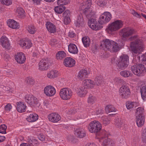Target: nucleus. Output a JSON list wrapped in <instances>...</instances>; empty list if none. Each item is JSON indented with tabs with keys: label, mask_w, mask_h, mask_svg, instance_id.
Here are the masks:
<instances>
[{
	"label": "nucleus",
	"mask_w": 146,
	"mask_h": 146,
	"mask_svg": "<svg viewBox=\"0 0 146 146\" xmlns=\"http://www.w3.org/2000/svg\"><path fill=\"white\" fill-rule=\"evenodd\" d=\"M115 124L118 127H120L122 124V122L121 121V119L119 118H117L115 121Z\"/></svg>",
	"instance_id": "nucleus-47"
},
{
	"label": "nucleus",
	"mask_w": 146,
	"mask_h": 146,
	"mask_svg": "<svg viewBox=\"0 0 146 146\" xmlns=\"http://www.w3.org/2000/svg\"><path fill=\"white\" fill-rule=\"evenodd\" d=\"M88 74L86 70L82 69L78 73V78L79 80H84L85 78L87 77Z\"/></svg>",
	"instance_id": "nucleus-20"
},
{
	"label": "nucleus",
	"mask_w": 146,
	"mask_h": 146,
	"mask_svg": "<svg viewBox=\"0 0 146 146\" xmlns=\"http://www.w3.org/2000/svg\"><path fill=\"white\" fill-rule=\"evenodd\" d=\"M97 18V15L96 11H92V21L93 19H95Z\"/></svg>",
	"instance_id": "nucleus-56"
},
{
	"label": "nucleus",
	"mask_w": 146,
	"mask_h": 146,
	"mask_svg": "<svg viewBox=\"0 0 146 146\" xmlns=\"http://www.w3.org/2000/svg\"><path fill=\"white\" fill-rule=\"evenodd\" d=\"M37 116L38 115L36 114H31L26 118V119L29 122H34L38 119Z\"/></svg>",
	"instance_id": "nucleus-32"
},
{
	"label": "nucleus",
	"mask_w": 146,
	"mask_h": 146,
	"mask_svg": "<svg viewBox=\"0 0 146 146\" xmlns=\"http://www.w3.org/2000/svg\"><path fill=\"white\" fill-rule=\"evenodd\" d=\"M68 50L69 52L70 53L75 54L78 53L77 48L74 44H70L68 46Z\"/></svg>",
	"instance_id": "nucleus-29"
},
{
	"label": "nucleus",
	"mask_w": 146,
	"mask_h": 146,
	"mask_svg": "<svg viewBox=\"0 0 146 146\" xmlns=\"http://www.w3.org/2000/svg\"><path fill=\"white\" fill-rule=\"evenodd\" d=\"M38 138L39 140L42 141H43L45 140V138L44 135H40L38 136Z\"/></svg>",
	"instance_id": "nucleus-64"
},
{
	"label": "nucleus",
	"mask_w": 146,
	"mask_h": 146,
	"mask_svg": "<svg viewBox=\"0 0 146 146\" xmlns=\"http://www.w3.org/2000/svg\"><path fill=\"white\" fill-rule=\"evenodd\" d=\"M15 13L16 15L19 18H22L25 16V12L24 10L20 7L16 8Z\"/></svg>",
	"instance_id": "nucleus-22"
},
{
	"label": "nucleus",
	"mask_w": 146,
	"mask_h": 146,
	"mask_svg": "<svg viewBox=\"0 0 146 146\" xmlns=\"http://www.w3.org/2000/svg\"><path fill=\"white\" fill-rule=\"evenodd\" d=\"M137 37L136 35H135L131 37L129 39L130 40H134V41L131 42L130 44L131 50L135 53H139L143 51V45L142 40Z\"/></svg>",
	"instance_id": "nucleus-2"
},
{
	"label": "nucleus",
	"mask_w": 146,
	"mask_h": 146,
	"mask_svg": "<svg viewBox=\"0 0 146 146\" xmlns=\"http://www.w3.org/2000/svg\"><path fill=\"white\" fill-rule=\"evenodd\" d=\"M121 35L123 38H127L135 34L136 31L130 27H127L123 29L120 31Z\"/></svg>",
	"instance_id": "nucleus-9"
},
{
	"label": "nucleus",
	"mask_w": 146,
	"mask_h": 146,
	"mask_svg": "<svg viewBox=\"0 0 146 146\" xmlns=\"http://www.w3.org/2000/svg\"><path fill=\"white\" fill-rule=\"evenodd\" d=\"M120 73L121 76L124 77H127L129 76H131L132 75L130 72H129L127 70L122 71L120 72Z\"/></svg>",
	"instance_id": "nucleus-41"
},
{
	"label": "nucleus",
	"mask_w": 146,
	"mask_h": 146,
	"mask_svg": "<svg viewBox=\"0 0 146 146\" xmlns=\"http://www.w3.org/2000/svg\"><path fill=\"white\" fill-rule=\"evenodd\" d=\"M58 41L55 38H52L50 40V44L52 46H54L57 44Z\"/></svg>",
	"instance_id": "nucleus-51"
},
{
	"label": "nucleus",
	"mask_w": 146,
	"mask_h": 146,
	"mask_svg": "<svg viewBox=\"0 0 146 146\" xmlns=\"http://www.w3.org/2000/svg\"><path fill=\"white\" fill-rule=\"evenodd\" d=\"M15 59L19 63L22 64L25 62L26 59L25 54L22 52L17 53L15 56Z\"/></svg>",
	"instance_id": "nucleus-16"
},
{
	"label": "nucleus",
	"mask_w": 146,
	"mask_h": 146,
	"mask_svg": "<svg viewBox=\"0 0 146 146\" xmlns=\"http://www.w3.org/2000/svg\"><path fill=\"white\" fill-rule=\"evenodd\" d=\"M91 80L90 79H88L84 80V86L87 88H91Z\"/></svg>",
	"instance_id": "nucleus-43"
},
{
	"label": "nucleus",
	"mask_w": 146,
	"mask_h": 146,
	"mask_svg": "<svg viewBox=\"0 0 146 146\" xmlns=\"http://www.w3.org/2000/svg\"><path fill=\"white\" fill-rule=\"evenodd\" d=\"M141 138L144 142H146V129H144L143 130Z\"/></svg>",
	"instance_id": "nucleus-48"
},
{
	"label": "nucleus",
	"mask_w": 146,
	"mask_h": 146,
	"mask_svg": "<svg viewBox=\"0 0 146 146\" xmlns=\"http://www.w3.org/2000/svg\"><path fill=\"white\" fill-rule=\"evenodd\" d=\"M57 76L56 70H51L47 74V77L50 78H54Z\"/></svg>",
	"instance_id": "nucleus-40"
},
{
	"label": "nucleus",
	"mask_w": 146,
	"mask_h": 146,
	"mask_svg": "<svg viewBox=\"0 0 146 146\" xmlns=\"http://www.w3.org/2000/svg\"><path fill=\"white\" fill-rule=\"evenodd\" d=\"M143 109L141 107L137 108L136 110V111L135 112L136 115H138L143 114Z\"/></svg>",
	"instance_id": "nucleus-53"
},
{
	"label": "nucleus",
	"mask_w": 146,
	"mask_h": 146,
	"mask_svg": "<svg viewBox=\"0 0 146 146\" xmlns=\"http://www.w3.org/2000/svg\"><path fill=\"white\" fill-rule=\"evenodd\" d=\"M111 18V15L110 13L104 12L100 17L98 21L99 24L102 25L109 22Z\"/></svg>",
	"instance_id": "nucleus-11"
},
{
	"label": "nucleus",
	"mask_w": 146,
	"mask_h": 146,
	"mask_svg": "<svg viewBox=\"0 0 146 146\" xmlns=\"http://www.w3.org/2000/svg\"><path fill=\"white\" fill-rule=\"evenodd\" d=\"M92 24V29L94 30H98L102 27V26L98 23L97 21L95 19H93Z\"/></svg>",
	"instance_id": "nucleus-30"
},
{
	"label": "nucleus",
	"mask_w": 146,
	"mask_h": 146,
	"mask_svg": "<svg viewBox=\"0 0 146 146\" xmlns=\"http://www.w3.org/2000/svg\"><path fill=\"white\" fill-rule=\"evenodd\" d=\"M68 36L72 38L75 36V34L73 32L70 31L69 33Z\"/></svg>",
	"instance_id": "nucleus-63"
},
{
	"label": "nucleus",
	"mask_w": 146,
	"mask_h": 146,
	"mask_svg": "<svg viewBox=\"0 0 146 146\" xmlns=\"http://www.w3.org/2000/svg\"><path fill=\"white\" fill-rule=\"evenodd\" d=\"M70 0H58L57 4L60 6L68 4L70 3Z\"/></svg>",
	"instance_id": "nucleus-42"
},
{
	"label": "nucleus",
	"mask_w": 146,
	"mask_h": 146,
	"mask_svg": "<svg viewBox=\"0 0 146 146\" xmlns=\"http://www.w3.org/2000/svg\"><path fill=\"white\" fill-rule=\"evenodd\" d=\"M82 41L85 47H89L90 44V39L88 37L85 36L82 38Z\"/></svg>",
	"instance_id": "nucleus-33"
},
{
	"label": "nucleus",
	"mask_w": 146,
	"mask_h": 146,
	"mask_svg": "<svg viewBox=\"0 0 146 146\" xmlns=\"http://www.w3.org/2000/svg\"><path fill=\"white\" fill-rule=\"evenodd\" d=\"M86 1L85 3V5H84V4L83 3H81L80 4V5L79 6L80 9L81 10H83V12L84 13V11L85 10V8L86 7H88L86 5Z\"/></svg>",
	"instance_id": "nucleus-52"
},
{
	"label": "nucleus",
	"mask_w": 146,
	"mask_h": 146,
	"mask_svg": "<svg viewBox=\"0 0 146 146\" xmlns=\"http://www.w3.org/2000/svg\"><path fill=\"white\" fill-rule=\"evenodd\" d=\"M140 91L142 98L144 101H146V86L142 87Z\"/></svg>",
	"instance_id": "nucleus-35"
},
{
	"label": "nucleus",
	"mask_w": 146,
	"mask_h": 146,
	"mask_svg": "<svg viewBox=\"0 0 146 146\" xmlns=\"http://www.w3.org/2000/svg\"><path fill=\"white\" fill-rule=\"evenodd\" d=\"M105 111L107 114L109 113V115H111L115 114L116 110L112 106L108 105L106 107Z\"/></svg>",
	"instance_id": "nucleus-26"
},
{
	"label": "nucleus",
	"mask_w": 146,
	"mask_h": 146,
	"mask_svg": "<svg viewBox=\"0 0 146 146\" xmlns=\"http://www.w3.org/2000/svg\"><path fill=\"white\" fill-rule=\"evenodd\" d=\"M16 107L17 111L20 113L23 112L25 111L27 106L21 102H17Z\"/></svg>",
	"instance_id": "nucleus-27"
},
{
	"label": "nucleus",
	"mask_w": 146,
	"mask_h": 146,
	"mask_svg": "<svg viewBox=\"0 0 146 146\" xmlns=\"http://www.w3.org/2000/svg\"><path fill=\"white\" fill-rule=\"evenodd\" d=\"M63 63L64 65L67 67H71L75 65V60L70 57H68L65 58L64 60Z\"/></svg>",
	"instance_id": "nucleus-17"
},
{
	"label": "nucleus",
	"mask_w": 146,
	"mask_h": 146,
	"mask_svg": "<svg viewBox=\"0 0 146 146\" xmlns=\"http://www.w3.org/2000/svg\"><path fill=\"white\" fill-rule=\"evenodd\" d=\"M115 81L118 84L121 83L123 81V80L117 77L115 78Z\"/></svg>",
	"instance_id": "nucleus-61"
},
{
	"label": "nucleus",
	"mask_w": 146,
	"mask_h": 146,
	"mask_svg": "<svg viewBox=\"0 0 146 146\" xmlns=\"http://www.w3.org/2000/svg\"><path fill=\"white\" fill-rule=\"evenodd\" d=\"M73 92L71 90L67 88H63L61 89L59 94L60 98L63 100H68L70 98Z\"/></svg>",
	"instance_id": "nucleus-6"
},
{
	"label": "nucleus",
	"mask_w": 146,
	"mask_h": 146,
	"mask_svg": "<svg viewBox=\"0 0 146 146\" xmlns=\"http://www.w3.org/2000/svg\"><path fill=\"white\" fill-rule=\"evenodd\" d=\"M7 127L5 124H2L0 126V133L6 134Z\"/></svg>",
	"instance_id": "nucleus-44"
},
{
	"label": "nucleus",
	"mask_w": 146,
	"mask_h": 146,
	"mask_svg": "<svg viewBox=\"0 0 146 146\" xmlns=\"http://www.w3.org/2000/svg\"><path fill=\"white\" fill-rule=\"evenodd\" d=\"M51 60L49 58H44L42 59L38 64V69L40 70H45L49 68Z\"/></svg>",
	"instance_id": "nucleus-8"
},
{
	"label": "nucleus",
	"mask_w": 146,
	"mask_h": 146,
	"mask_svg": "<svg viewBox=\"0 0 146 146\" xmlns=\"http://www.w3.org/2000/svg\"><path fill=\"white\" fill-rule=\"evenodd\" d=\"M66 53L63 51H58L56 54V57L57 60H61L66 57Z\"/></svg>",
	"instance_id": "nucleus-31"
},
{
	"label": "nucleus",
	"mask_w": 146,
	"mask_h": 146,
	"mask_svg": "<svg viewBox=\"0 0 146 146\" xmlns=\"http://www.w3.org/2000/svg\"><path fill=\"white\" fill-rule=\"evenodd\" d=\"M86 88L84 86L80 88V91L78 92V94L80 97L84 96L86 92Z\"/></svg>",
	"instance_id": "nucleus-38"
},
{
	"label": "nucleus",
	"mask_w": 146,
	"mask_h": 146,
	"mask_svg": "<svg viewBox=\"0 0 146 146\" xmlns=\"http://www.w3.org/2000/svg\"><path fill=\"white\" fill-rule=\"evenodd\" d=\"M92 133H96V138L98 139L99 141L104 137H107L108 134V132L103 130H102V125L100 123L96 120L92 121Z\"/></svg>",
	"instance_id": "nucleus-1"
},
{
	"label": "nucleus",
	"mask_w": 146,
	"mask_h": 146,
	"mask_svg": "<svg viewBox=\"0 0 146 146\" xmlns=\"http://www.w3.org/2000/svg\"><path fill=\"white\" fill-rule=\"evenodd\" d=\"M137 70H136V75L139 76L142 73H144L146 72L144 66L142 64H138V65Z\"/></svg>",
	"instance_id": "nucleus-28"
},
{
	"label": "nucleus",
	"mask_w": 146,
	"mask_h": 146,
	"mask_svg": "<svg viewBox=\"0 0 146 146\" xmlns=\"http://www.w3.org/2000/svg\"><path fill=\"white\" fill-rule=\"evenodd\" d=\"M44 92L47 96H51L55 94L56 90L54 87L49 85L45 87L44 89Z\"/></svg>",
	"instance_id": "nucleus-12"
},
{
	"label": "nucleus",
	"mask_w": 146,
	"mask_h": 146,
	"mask_svg": "<svg viewBox=\"0 0 146 146\" xmlns=\"http://www.w3.org/2000/svg\"><path fill=\"white\" fill-rule=\"evenodd\" d=\"M102 119L103 120L104 123L107 124L109 123L110 121L108 119L102 117Z\"/></svg>",
	"instance_id": "nucleus-62"
},
{
	"label": "nucleus",
	"mask_w": 146,
	"mask_h": 146,
	"mask_svg": "<svg viewBox=\"0 0 146 146\" xmlns=\"http://www.w3.org/2000/svg\"><path fill=\"white\" fill-rule=\"evenodd\" d=\"M145 122V117L143 114L136 115V122L139 127L142 126Z\"/></svg>",
	"instance_id": "nucleus-18"
},
{
	"label": "nucleus",
	"mask_w": 146,
	"mask_h": 146,
	"mask_svg": "<svg viewBox=\"0 0 146 146\" xmlns=\"http://www.w3.org/2000/svg\"><path fill=\"white\" fill-rule=\"evenodd\" d=\"M129 57L126 55L123 54L120 56L116 63L117 68L123 70L125 69L129 64Z\"/></svg>",
	"instance_id": "nucleus-4"
},
{
	"label": "nucleus",
	"mask_w": 146,
	"mask_h": 146,
	"mask_svg": "<svg viewBox=\"0 0 146 146\" xmlns=\"http://www.w3.org/2000/svg\"><path fill=\"white\" fill-rule=\"evenodd\" d=\"M8 26L13 29H17L19 28V25L13 19H9L7 22Z\"/></svg>",
	"instance_id": "nucleus-25"
},
{
	"label": "nucleus",
	"mask_w": 146,
	"mask_h": 146,
	"mask_svg": "<svg viewBox=\"0 0 146 146\" xmlns=\"http://www.w3.org/2000/svg\"><path fill=\"white\" fill-rule=\"evenodd\" d=\"M103 46V48L105 50H108L110 52H116L119 50L118 44L114 41L109 39L104 40L100 44V46Z\"/></svg>",
	"instance_id": "nucleus-3"
},
{
	"label": "nucleus",
	"mask_w": 146,
	"mask_h": 146,
	"mask_svg": "<svg viewBox=\"0 0 146 146\" xmlns=\"http://www.w3.org/2000/svg\"><path fill=\"white\" fill-rule=\"evenodd\" d=\"M64 23L65 25L68 24L71 21L70 17H64Z\"/></svg>",
	"instance_id": "nucleus-54"
},
{
	"label": "nucleus",
	"mask_w": 146,
	"mask_h": 146,
	"mask_svg": "<svg viewBox=\"0 0 146 146\" xmlns=\"http://www.w3.org/2000/svg\"><path fill=\"white\" fill-rule=\"evenodd\" d=\"M123 22L120 20H117L110 24L108 27V32L109 33L116 31L121 28L123 26Z\"/></svg>",
	"instance_id": "nucleus-5"
},
{
	"label": "nucleus",
	"mask_w": 146,
	"mask_h": 146,
	"mask_svg": "<svg viewBox=\"0 0 146 146\" xmlns=\"http://www.w3.org/2000/svg\"><path fill=\"white\" fill-rule=\"evenodd\" d=\"M11 105L9 104H8L5 107V109L6 111H10L12 109Z\"/></svg>",
	"instance_id": "nucleus-59"
},
{
	"label": "nucleus",
	"mask_w": 146,
	"mask_h": 146,
	"mask_svg": "<svg viewBox=\"0 0 146 146\" xmlns=\"http://www.w3.org/2000/svg\"><path fill=\"white\" fill-rule=\"evenodd\" d=\"M103 78L102 76H96L92 82V87L95 85L99 86L101 85H103L104 84Z\"/></svg>",
	"instance_id": "nucleus-14"
},
{
	"label": "nucleus",
	"mask_w": 146,
	"mask_h": 146,
	"mask_svg": "<svg viewBox=\"0 0 146 146\" xmlns=\"http://www.w3.org/2000/svg\"><path fill=\"white\" fill-rule=\"evenodd\" d=\"M0 42L3 47L7 49H10V44L6 37L5 36H2L1 38Z\"/></svg>",
	"instance_id": "nucleus-19"
},
{
	"label": "nucleus",
	"mask_w": 146,
	"mask_h": 146,
	"mask_svg": "<svg viewBox=\"0 0 146 146\" xmlns=\"http://www.w3.org/2000/svg\"><path fill=\"white\" fill-rule=\"evenodd\" d=\"M138 65L137 64H134L131 67V70L133 73L136 75V70H137V68Z\"/></svg>",
	"instance_id": "nucleus-50"
},
{
	"label": "nucleus",
	"mask_w": 146,
	"mask_h": 146,
	"mask_svg": "<svg viewBox=\"0 0 146 146\" xmlns=\"http://www.w3.org/2000/svg\"><path fill=\"white\" fill-rule=\"evenodd\" d=\"M1 3L3 5L9 6L12 4L11 0H0Z\"/></svg>",
	"instance_id": "nucleus-46"
},
{
	"label": "nucleus",
	"mask_w": 146,
	"mask_h": 146,
	"mask_svg": "<svg viewBox=\"0 0 146 146\" xmlns=\"http://www.w3.org/2000/svg\"><path fill=\"white\" fill-rule=\"evenodd\" d=\"M19 44L22 47L25 46L27 48H29L32 46V44L31 40H21Z\"/></svg>",
	"instance_id": "nucleus-23"
},
{
	"label": "nucleus",
	"mask_w": 146,
	"mask_h": 146,
	"mask_svg": "<svg viewBox=\"0 0 146 146\" xmlns=\"http://www.w3.org/2000/svg\"><path fill=\"white\" fill-rule=\"evenodd\" d=\"M46 26L48 31L51 33H54L56 32V29L55 26L52 23L50 22H47Z\"/></svg>",
	"instance_id": "nucleus-21"
},
{
	"label": "nucleus",
	"mask_w": 146,
	"mask_h": 146,
	"mask_svg": "<svg viewBox=\"0 0 146 146\" xmlns=\"http://www.w3.org/2000/svg\"><path fill=\"white\" fill-rule=\"evenodd\" d=\"M98 46L96 44L94 45V48H93L92 50L94 54H96V52L98 51L99 48Z\"/></svg>",
	"instance_id": "nucleus-60"
},
{
	"label": "nucleus",
	"mask_w": 146,
	"mask_h": 146,
	"mask_svg": "<svg viewBox=\"0 0 146 146\" xmlns=\"http://www.w3.org/2000/svg\"><path fill=\"white\" fill-rule=\"evenodd\" d=\"M24 98L26 102L31 106H35L38 103L37 98L32 95H26Z\"/></svg>",
	"instance_id": "nucleus-10"
},
{
	"label": "nucleus",
	"mask_w": 146,
	"mask_h": 146,
	"mask_svg": "<svg viewBox=\"0 0 146 146\" xmlns=\"http://www.w3.org/2000/svg\"><path fill=\"white\" fill-rule=\"evenodd\" d=\"M26 81L27 82L30 84L33 85L34 83V80L31 78H27Z\"/></svg>",
	"instance_id": "nucleus-57"
},
{
	"label": "nucleus",
	"mask_w": 146,
	"mask_h": 146,
	"mask_svg": "<svg viewBox=\"0 0 146 146\" xmlns=\"http://www.w3.org/2000/svg\"><path fill=\"white\" fill-rule=\"evenodd\" d=\"M135 103L134 102H132L129 101L126 103V107L127 109H129L133 108Z\"/></svg>",
	"instance_id": "nucleus-45"
},
{
	"label": "nucleus",
	"mask_w": 146,
	"mask_h": 146,
	"mask_svg": "<svg viewBox=\"0 0 146 146\" xmlns=\"http://www.w3.org/2000/svg\"><path fill=\"white\" fill-rule=\"evenodd\" d=\"M119 91L120 95L122 99H126L130 97L131 92L129 87L127 85H122L120 88Z\"/></svg>",
	"instance_id": "nucleus-7"
},
{
	"label": "nucleus",
	"mask_w": 146,
	"mask_h": 146,
	"mask_svg": "<svg viewBox=\"0 0 146 146\" xmlns=\"http://www.w3.org/2000/svg\"><path fill=\"white\" fill-rule=\"evenodd\" d=\"M86 5L88 7H86L84 11V13L86 15L87 19L89 20L91 19V1L88 0L86 1Z\"/></svg>",
	"instance_id": "nucleus-13"
},
{
	"label": "nucleus",
	"mask_w": 146,
	"mask_h": 146,
	"mask_svg": "<svg viewBox=\"0 0 146 146\" xmlns=\"http://www.w3.org/2000/svg\"><path fill=\"white\" fill-rule=\"evenodd\" d=\"M75 134L78 137L80 138H83L86 135L85 130L81 128H79L78 129L77 128L75 131Z\"/></svg>",
	"instance_id": "nucleus-24"
},
{
	"label": "nucleus",
	"mask_w": 146,
	"mask_h": 146,
	"mask_svg": "<svg viewBox=\"0 0 146 146\" xmlns=\"http://www.w3.org/2000/svg\"><path fill=\"white\" fill-rule=\"evenodd\" d=\"M131 13L134 16L140 18L141 17L140 15L137 12H136L134 10H131Z\"/></svg>",
	"instance_id": "nucleus-55"
},
{
	"label": "nucleus",
	"mask_w": 146,
	"mask_h": 146,
	"mask_svg": "<svg viewBox=\"0 0 146 146\" xmlns=\"http://www.w3.org/2000/svg\"><path fill=\"white\" fill-rule=\"evenodd\" d=\"M26 28L27 31L31 34H33L36 32V29L34 26L33 25H29Z\"/></svg>",
	"instance_id": "nucleus-37"
},
{
	"label": "nucleus",
	"mask_w": 146,
	"mask_h": 146,
	"mask_svg": "<svg viewBox=\"0 0 146 146\" xmlns=\"http://www.w3.org/2000/svg\"><path fill=\"white\" fill-rule=\"evenodd\" d=\"M66 8V7L64 6H56L54 8V10L56 13L61 14L64 11Z\"/></svg>",
	"instance_id": "nucleus-36"
},
{
	"label": "nucleus",
	"mask_w": 146,
	"mask_h": 146,
	"mask_svg": "<svg viewBox=\"0 0 146 146\" xmlns=\"http://www.w3.org/2000/svg\"><path fill=\"white\" fill-rule=\"evenodd\" d=\"M83 19L79 16L78 17L77 20L75 21V24L77 27L82 26L83 25Z\"/></svg>",
	"instance_id": "nucleus-39"
},
{
	"label": "nucleus",
	"mask_w": 146,
	"mask_h": 146,
	"mask_svg": "<svg viewBox=\"0 0 146 146\" xmlns=\"http://www.w3.org/2000/svg\"><path fill=\"white\" fill-rule=\"evenodd\" d=\"M49 120L53 123H56L61 119L60 115L57 113H52L48 116Z\"/></svg>",
	"instance_id": "nucleus-15"
},
{
	"label": "nucleus",
	"mask_w": 146,
	"mask_h": 146,
	"mask_svg": "<svg viewBox=\"0 0 146 146\" xmlns=\"http://www.w3.org/2000/svg\"><path fill=\"white\" fill-rule=\"evenodd\" d=\"M106 3L107 1L104 0H100L97 3L98 5L101 7L105 6Z\"/></svg>",
	"instance_id": "nucleus-49"
},
{
	"label": "nucleus",
	"mask_w": 146,
	"mask_h": 146,
	"mask_svg": "<svg viewBox=\"0 0 146 146\" xmlns=\"http://www.w3.org/2000/svg\"><path fill=\"white\" fill-rule=\"evenodd\" d=\"M114 142L113 141L110 139L107 138L103 141V146H113Z\"/></svg>",
	"instance_id": "nucleus-34"
},
{
	"label": "nucleus",
	"mask_w": 146,
	"mask_h": 146,
	"mask_svg": "<svg viewBox=\"0 0 146 146\" xmlns=\"http://www.w3.org/2000/svg\"><path fill=\"white\" fill-rule=\"evenodd\" d=\"M63 16L64 17H70V11L68 10H66L63 14Z\"/></svg>",
	"instance_id": "nucleus-58"
}]
</instances>
